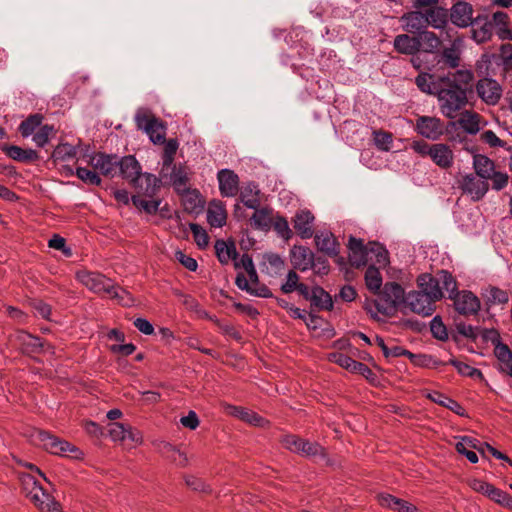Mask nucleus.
I'll use <instances>...</instances> for the list:
<instances>
[{
  "label": "nucleus",
  "mask_w": 512,
  "mask_h": 512,
  "mask_svg": "<svg viewBox=\"0 0 512 512\" xmlns=\"http://www.w3.org/2000/svg\"><path fill=\"white\" fill-rule=\"evenodd\" d=\"M146 133L154 144H162L165 142L166 127L159 119L156 120V124L151 125V129L146 130Z\"/></svg>",
  "instance_id": "nucleus-57"
},
{
  "label": "nucleus",
  "mask_w": 512,
  "mask_h": 512,
  "mask_svg": "<svg viewBox=\"0 0 512 512\" xmlns=\"http://www.w3.org/2000/svg\"><path fill=\"white\" fill-rule=\"evenodd\" d=\"M483 296L486 299L488 306L506 305L510 300V293L496 286H489L486 288Z\"/></svg>",
  "instance_id": "nucleus-37"
},
{
  "label": "nucleus",
  "mask_w": 512,
  "mask_h": 512,
  "mask_svg": "<svg viewBox=\"0 0 512 512\" xmlns=\"http://www.w3.org/2000/svg\"><path fill=\"white\" fill-rule=\"evenodd\" d=\"M438 285L441 287V291H447L449 295H453L459 290L457 289V282L453 275L447 270H440L436 274Z\"/></svg>",
  "instance_id": "nucleus-49"
},
{
  "label": "nucleus",
  "mask_w": 512,
  "mask_h": 512,
  "mask_svg": "<svg viewBox=\"0 0 512 512\" xmlns=\"http://www.w3.org/2000/svg\"><path fill=\"white\" fill-rule=\"evenodd\" d=\"M76 156V149L68 143H62L55 147L52 158L55 161H66L73 159Z\"/></svg>",
  "instance_id": "nucleus-54"
},
{
  "label": "nucleus",
  "mask_w": 512,
  "mask_h": 512,
  "mask_svg": "<svg viewBox=\"0 0 512 512\" xmlns=\"http://www.w3.org/2000/svg\"><path fill=\"white\" fill-rule=\"evenodd\" d=\"M435 301L425 293L419 291H411L406 295L405 305L414 313L424 317L431 316L435 311Z\"/></svg>",
  "instance_id": "nucleus-10"
},
{
  "label": "nucleus",
  "mask_w": 512,
  "mask_h": 512,
  "mask_svg": "<svg viewBox=\"0 0 512 512\" xmlns=\"http://www.w3.org/2000/svg\"><path fill=\"white\" fill-rule=\"evenodd\" d=\"M227 212L225 205L219 200H213L209 203L207 209V222L216 228L223 227L226 224Z\"/></svg>",
  "instance_id": "nucleus-30"
},
{
  "label": "nucleus",
  "mask_w": 512,
  "mask_h": 512,
  "mask_svg": "<svg viewBox=\"0 0 512 512\" xmlns=\"http://www.w3.org/2000/svg\"><path fill=\"white\" fill-rule=\"evenodd\" d=\"M430 330L432 335L441 341H445L448 339L447 328L444 325L440 316H435L430 322Z\"/></svg>",
  "instance_id": "nucleus-58"
},
{
  "label": "nucleus",
  "mask_w": 512,
  "mask_h": 512,
  "mask_svg": "<svg viewBox=\"0 0 512 512\" xmlns=\"http://www.w3.org/2000/svg\"><path fill=\"white\" fill-rule=\"evenodd\" d=\"M403 29L411 34L420 35L427 28V18H425L424 12L411 11L405 13L401 17Z\"/></svg>",
  "instance_id": "nucleus-18"
},
{
  "label": "nucleus",
  "mask_w": 512,
  "mask_h": 512,
  "mask_svg": "<svg viewBox=\"0 0 512 512\" xmlns=\"http://www.w3.org/2000/svg\"><path fill=\"white\" fill-rule=\"evenodd\" d=\"M91 165L104 176L113 177L118 168L119 158L116 155L96 153L91 157Z\"/></svg>",
  "instance_id": "nucleus-16"
},
{
  "label": "nucleus",
  "mask_w": 512,
  "mask_h": 512,
  "mask_svg": "<svg viewBox=\"0 0 512 512\" xmlns=\"http://www.w3.org/2000/svg\"><path fill=\"white\" fill-rule=\"evenodd\" d=\"M190 229L193 234L194 241L198 247L201 249L205 248L209 242L207 232L199 224L196 223H191Z\"/></svg>",
  "instance_id": "nucleus-62"
},
{
  "label": "nucleus",
  "mask_w": 512,
  "mask_h": 512,
  "mask_svg": "<svg viewBox=\"0 0 512 512\" xmlns=\"http://www.w3.org/2000/svg\"><path fill=\"white\" fill-rule=\"evenodd\" d=\"M418 41L420 49L423 48V50L427 53H434L441 46L440 38L434 32L427 30L418 35Z\"/></svg>",
  "instance_id": "nucleus-46"
},
{
  "label": "nucleus",
  "mask_w": 512,
  "mask_h": 512,
  "mask_svg": "<svg viewBox=\"0 0 512 512\" xmlns=\"http://www.w3.org/2000/svg\"><path fill=\"white\" fill-rule=\"evenodd\" d=\"M215 250L218 260L222 264H228L231 260L235 261L238 256L234 242L227 243L224 240H217Z\"/></svg>",
  "instance_id": "nucleus-38"
},
{
  "label": "nucleus",
  "mask_w": 512,
  "mask_h": 512,
  "mask_svg": "<svg viewBox=\"0 0 512 512\" xmlns=\"http://www.w3.org/2000/svg\"><path fill=\"white\" fill-rule=\"evenodd\" d=\"M473 167L476 175L485 181L488 180L490 175L496 170L495 163L490 158L482 154L474 155Z\"/></svg>",
  "instance_id": "nucleus-36"
},
{
  "label": "nucleus",
  "mask_w": 512,
  "mask_h": 512,
  "mask_svg": "<svg viewBox=\"0 0 512 512\" xmlns=\"http://www.w3.org/2000/svg\"><path fill=\"white\" fill-rule=\"evenodd\" d=\"M43 119V115L39 113L28 116L19 125L18 130L21 136L27 138L33 135L42 126Z\"/></svg>",
  "instance_id": "nucleus-41"
},
{
  "label": "nucleus",
  "mask_w": 512,
  "mask_h": 512,
  "mask_svg": "<svg viewBox=\"0 0 512 512\" xmlns=\"http://www.w3.org/2000/svg\"><path fill=\"white\" fill-rule=\"evenodd\" d=\"M39 441L43 447L52 454L60 456H69L75 459L82 457L83 453L78 447L70 442L60 439L47 431L40 430L37 433Z\"/></svg>",
  "instance_id": "nucleus-5"
},
{
  "label": "nucleus",
  "mask_w": 512,
  "mask_h": 512,
  "mask_svg": "<svg viewBox=\"0 0 512 512\" xmlns=\"http://www.w3.org/2000/svg\"><path fill=\"white\" fill-rule=\"evenodd\" d=\"M489 179L492 181V189L500 191L508 185L509 176L505 172L495 170Z\"/></svg>",
  "instance_id": "nucleus-64"
},
{
  "label": "nucleus",
  "mask_w": 512,
  "mask_h": 512,
  "mask_svg": "<svg viewBox=\"0 0 512 512\" xmlns=\"http://www.w3.org/2000/svg\"><path fill=\"white\" fill-rule=\"evenodd\" d=\"M264 265L269 275H278L283 271L285 262L278 254L267 253L264 255Z\"/></svg>",
  "instance_id": "nucleus-50"
},
{
  "label": "nucleus",
  "mask_w": 512,
  "mask_h": 512,
  "mask_svg": "<svg viewBox=\"0 0 512 512\" xmlns=\"http://www.w3.org/2000/svg\"><path fill=\"white\" fill-rule=\"evenodd\" d=\"M224 410L228 415H231L233 417H236L248 424L254 425V426H263L265 420L260 415H258L256 412L241 407V406H235L232 404H225Z\"/></svg>",
  "instance_id": "nucleus-24"
},
{
  "label": "nucleus",
  "mask_w": 512,
  "mask_h": 512,
  "mask_svg": "<svg viewBox=\"0 0 512 512\" xmlns=\"http://www.w3.org/2000/svg\"><path fill=\"white\" fill-rule=\"evenodd\" d=\"M4 151L9 158L22 163H31L39 159L36 150L23 149L16 145L7 146Z\"/></svg>",
  "instance_id": "nucleus-32"
},
{
  "label": "nucleus",
  "mask_w": 512,
  "mask_h": 512,
  "mask_svg": "<svg viewBox=\"0 0 512 512\" xmlns=\"http://www.w3.org/2000/svg\"><path fill=\"white\" fill-rule=\"evenodd\" d=\"M460 188L464 193L470 195L473 201H479L488 192L489 185L487 181L477 175L468 174L463 176Z\"/></svg>",
  "instance_id": "nucleus-13"
},
{
  "label": "nucleus",
  "mask_w": 512,
  "mask_h": 512,
  "mask_svg": "<svg viewBox=\"0 0 512 512\" xmlns=\"http://www.w3.org/2000/svg\"><path fill=\"white\" fill-rule=\"evenodd\" d=\"M107 295L124 307H130L134 304V298L132 294L120 285L116 284L114 281L113 288L109 290Z\"/></svg>",
  "instance_id": "nucleus-47"
},
{
  "label": "nucleus",
  "mask_w": 512,
  "mask_h": 512,
  "mask_svg": "<svg viewBox=\"0 0 512 512\" xmlns=\"http://www.w3.org/2000/svg\"><path fill=\"white\" fill-rule=\"evenodd\" d=\"M247 275L248 278L243 273H238L236 276L235 284L240 290L256 297L270 298L273 296L271 290L260 283L256 268L247 272Z\"/></svg>",
  "instance_id": "nucleus-7"
},
{
  "label": "nucleus",
  "mask_w": 512,
  "mask_h": 512,
  "mask_svg": "<svg viewBox=\"0 0 512 512\" xmlns=\"http://www.w3.org/2000/svg\"><path fill=\"white\" fill-rule=\"evenodd\" d=\"M348 248L349 261L351 265L356 268L365 266L367 263L369 248L364 245L363 241L361 239L350 236L348 240Z\"/></svg>",
  "instance_id": "nucleus-19"
},
{
  "label": "nucleus",
  "mask_w": 512,
  "mask_h": 512,
  "mask_svg": "<svg viewBox=\"0 0 512 512\" xmlns=\"http://www.w3.org/2000/svg\"><path fill=\"white\" fill-rule=\"evenodd\" d=\"M299 284V275L294 270H290L287 273L285 283L281 285V291L284 294L292 293L296 290Z\"/></svg>",
  "instance_id": "nucleus-63"
},
{
  "label": "nucleus",
  "mask_w": 512,
  "mask_h": 512,
  "mask_svg": "<svg viewBox=\"0 0 512 512\" xmlns=\"http://www.w3.org/2000/svg\"><path fill=\"white\" fill-rule=\"evenodd\" d=\"M480 138L484 143L488 144L490 147H502L505 148L507 151L512 150V148L510 146H507V143L501 140L492 130L484 131L481 134Z\"/></svg>",
  "instance_id": "nucleus-61"
},
{
  "label": "nucleus",
  "mask_w": 512,
  "mask_h": 512,
  "mask_svg": "<svg viewBox=\"0 0 512 512\" xmlns=\"http://www.w3.org/2000/svg\"><path fill=\"white\" fill-rule=\"evenodd\" d=\"M280 442L287 450L304 457L324 454V449L320 444L308 441L295 434L284 435Z\"/></svg>",
  "instance_id": "nucleus-6"
},
{
  "label": "nucleus",
  "mask_w": 512,
  "mask_h": 512,
  "mask_svg": "<svg viewBox=\"0 0 512 512\" xmlns=\"http://www.w3.org/2000/svg\"><path fill=\"white\" fill-rule=\"evenodd\" d=\"M472 26V38L477 43H484L493 35V23L487 15H478L474 18Z\"/></svg>",
  "instance_id": "nucleus-17"
},
{
  "label": "nucleus",
  "mask_w": 512,
  "mask_h": 512,
  "mask_svg": "<svg viewBox=\"0 0 512 512\" xmlns=\"http://www.w3.org/2000/svg\"><path fill=\"white\" fill-rule=\"evenodd\" d=\"M109 435L114 441L130 440L135 443L142 441V435L138 430L122 423L110 424Z\"/></svg>",
  "instance_id": "nucleus-22"
},
{
  "label": "nucleus",
  "mask_w": 512,
  "mask_h": 512,
  "mask_svg": "<svg viewBox=\"0 0 512 512\" xmlns=\"http://www.w3.org/2000/svg\"><path fill=\"white\" fill-rule=\"evenodd\" d=\"M430 158L435 165L442 169H449L454 163L453 151L444 143L433 144Z\"/></svg>",
  "instance_id": "nucleus-23"
},
{
  "label": "nucleus",
  "mask_w": 512,
  "mask_h": 512,
  "mask_svg": "<svg viewBox=\"0 0 512 512\" xmlns=\"http://www.w3.org/2000/svg\"><path fill=\"white\" fill-rule=\"evenodd\" d=\"M219 190L223 197H233L238 192L239 178L232 170L223 169L217 175Z\"/></svg>",
  "instance_id": "nucleus-21"
},
{
  "label": "nucleus",
  "mask_w": 512,
  "mask_h": 512,
  "mask_svg": "<svg viewBox=\"0 0 512 512\" xmlns=\"http://www.w3.org/2000/svg\"><path fill=\"white\" fill-rule=\"evenodd\" d=\"M20 483L22 493L41 512H63L59 502L44 490L33 475L22 473Z\"/></svg>",
  "instance_id": "nucleus-2"
},
{
  "label": "nucleus",
  "mask_w": 512,
  "mask_h": 512,
  "mask_svg": "<svg viewBox=\"0 0 512 512\" xmlns=\"http://www.w3.org/2000/svg\"><path fill=\"white\" fill-rule=\"evenodd\" d=\"M494 355L498 361L497 370L512 378V351L508 345H498L494 348Z\"/></svg>",
  "instance_id": "nucleus-29"
},
{
  "label": "nucleus",
  "mask_w": 512,
  "mask_h": 512,
  "mask_svg": "<svg viewBox=\"0 0 512 512\" xmlns=\"http://www.w3.org/2000/svg\"><path fill=\"white\" fill-rule=\"evenodd\" d=\"M172 171L170 174V182L173 185L174 189L178 193H183L187 191V183H188V173L185 166L182 165H172Z\"/></svg>",
  "instance_id": "nucleus-39"
},
{
  "label": "nucleus",
  "mask_w": 512,
  "mask_h": 512,
  "mask_svg": "<svg viewBox=\"0 0 512 512\" xmlns=\"http://www.w3.org/2000/svg\"><path fill=\"white\" fill-rule=\"evenodd\" d=\"M314 238L319 251L330 257H335L339 254V243L331 232L324 231L316 233Z\"/></svg>",
  "instance_id": "nucleus-28"
},
{
  "label": "nucleus",
  "mask_w": 512,
  "mask_h": 512,
  "mask_svg": "<svg viewBox=\"0 0 512 512\" xmlns=\"http://www.w3.org/2000/svg\"><path fill=\"white\" fill-rule=\"evenodd\" d=\"M54 132L55 129L52 125H42L33 134V141L38 147H44L49 142V139L54 134Z\"/></svg>",
  "instance_id": "nucleus-55"
},
{
  "label": "nucleus",
  "mask_w": 512,
  "mask_h": 512,
  "mask_svg": "<svg viewBox=\"0 0 512 512\" xmlns=\"http://www.w3.org/2000/svg\"><path fill=\"white\" fill-rule=\"evenodd\" d=\"M156 194L157 192L152 197H149L136 190V194L132 196L131 200L138 209L145 211L147 214H155L161 203L159 199L154 198Z\"/></svg>",
  "instance_id": "nucleus-33"
},
{
  "label": "nucleus",
  "mask_w": 512,
  "mask_h": 512,
  "mask_svg": "<svg viewBox=\"0 0 512 512\" xmlns=\"http://www.w3.org/2000/svg\"><path fill=\"white\" fill-rule=\"evenodd\" d=\"M118 168L123 178L128 179L135 190L152 197L158 192L161 180L150 173H142L135 156L128 155L119 159Z\"/></svg>",
  "instance_id": "nucleus-1"
},
{
  "label": "nucleus",
  "mask_w": 512,
  "mask_h": 512,
  "mask_svg": "<svg viewBox=\"0 0 512 512\" xmlns=\"http://www.w3.org/2000/svg\"><path fill=\"white\" fill-rule=\"evenodd\" d=\"M240 199L247 208L256 209L260 206L259 190L256 189V186L246 187L241 192Z\"/></svg>",
  "instance_id": "nucleus-51"
},
{
  "label": "nucleus",
  "mask_w": 512,
  "mask_h": 512,
  "mask_svg": "<svg viewBox=\"0 0 512 512\" xmlns=\"http://www.w3.org/2000/svg\"><path fill=\"white\" fill-rule=\"evenodd\" d=\"M448 298L453 301L455 311L463 316L476 315L481 308L479 298L469 290L458 291Z\"/></svg>",
  "instance_id": "nucleus-9"
},
{
  "label": "nucleus",
  "mask_w": 512,
  "mask_h": 512,
  "mask_svg": "<svg viewBox=\"0 0 512 512\" xmlns=\"http://www.w3.org/2000/svg\"><path fill=\"white\" fill-rule=\"evenodd\" d=\"M157 118L147 110H139L135 115V122L138 129L146 132L151 129L152 124H156Z\"/></svg>",
  "instance_id": "nucleus-56"
},
{
  "label": "nucleus",
  "mask_w": 512,
  "mask_h": 512,
  "mask_svg": "<svg viewBox=\"0 0 512 512\" xmlns=\"http://www.w3.org/2000/svg\"><path fill=\"white\" fill-rule=\"evenodd\" d=\"M369 254L375 256V262L379 267H386L389 264V255L386 248L377 242L369 243Z\"/></svg>",
  "instance_id": "nucleus-53"
},
{
  "label": "nucleus",
  "mask_w": 512,
  "mask_h": 512,
  "mask_svg": "<svg viewBox=\"0 0 512 512\" xmlns=\"http://www.w3.org/2000/svg\"><path fill=\"white\" fill-rule=\"evenodd\" d=\"M394 48L397 52L406 55H414L420 51L418 36L400 34L394 38Z\"/></svg>",
  "instance_id": "nucleus-31"
},
{
  "label": "nucleus",
  "mask_w": 512,
  "mask_h": 512,
  "mask_svg": "<svg viewBox=\"0 0 512 512\" xmlns=\"http://www.w3.org/2000/svg\"><path fill=\"white\" fill-rule=\"evenodd\" d=\"M377 295L374 305L377 312L383 315H391L406 300L403 287L396 282H387Z\"/></svg>",
  "instance_id": "nucleus-4"
},
{
  "label": "nucleus",
  "mask_w": 512,
  "mask_h": 512,
  "mask_svg": "<svg viewBox=\"0 0 512 512\" xmlns=\"http://www.w3.org/2000/svg\"><path fill=\"white\" fill-rule=\"evenodd\" d=\"M76 278L87 289L95 294H106L113 288V280L100 272L81 270L76 273Z\"/></svg>",
  "instance_id": "nucleus-8"
},
{
  "label": "nucleus",
  "mask_w": 512,
  "mask_h": 512,
  "mask_svg": "<svg viewBox=\"0 0 512 512\" xmlns=\"http://www.w3.org/2000/svg\"><path fill=\"white\" fill-rule=\"evenodd\" d=\"M424 15L427 18V27L442 29L447 24V12L443 8H430L424 12Z\"/></svg>",
  "instance_id": "nucleus-43"
},
{
  "label": "nucleus",
  "mask_w": 512,
  "mask_h": 512,
  "mask_svg": "<svg viewBox=\"0 0 512 512\" xmlns=\"http://www.w3.org/2000/svg\"><path fill=\"white\" fill-rule=\"evenodd\" d=\"M18 340L20 341L21 350L23 351V353L29 355L37 354L43 351L44 349V341L41 338L33 336L29 333L21 332L18 335Z\"/></svg>",
  "instance_id": "nucleus-34"
},
{
  "label": "nucleus",
  "mask_w": 512,
  "mask_h": 512,
  "mask_svg": "<svg viewBox=\"0 0 512 512\" xmlns=\"http://www.w3.org/2000/svg\"><path fill=\"white\" fill-rule=\"evenodd\" d=\"M76 176L84 183L89 185L99 186L101 184L100 176L95 171L89 170L84 167L76 168Z\"/></svg>",
  "instance_id": "nucleus-59"
},
{
  "label": "nucleus",
  "mask_w": 512,
  "mask_h": 512,
  "mask_svg": "<svg viewBox=\"0 0 512 512\" xmlns=\"http://www.w3.org/2000/svg\"><path fill=\"white\" fill-rule=\"evenodd\" d=\"M432 79V75L428 73H420L415 78V83L422 92L434 94L439 90V84L433 82Z\"/></svg>",
  "instance_id": "nucleus-52"
},
{
  "label": "nucleus",
  "mask_w": 512,
  "mask_h": 512,
  "mask_svg": "<svg viewBox=\"0 0 512 512\" xmlns=\"http://www.w3.org/2000/svg\"><path fill=\"white\" fill-rule=\"evenodd\" d=\"M314 216L309 210H300L293 218V227L302 239L313 236Z\"/></svg>",
  "instance_id": "nucleus-20"
},
{
  "label": "nucleus",
  "mask_w": 512,
  "mask_h": 512,
  "mask_svg": "<svg viewBox=\"0 0 512 512\" xmlns=\"http://www.w3.org/2000/svg\"><path fill=\"white\" fill-rule=\"evenodd\" d=\"M417 284L420 291L425 293L427 296H430V298L435 302L443 298V292L441 291V287L438 285L436 276H432L427 273L421 274L417 278Z\"/></svg>",
  "instance_id": "nucleus-25"
},
{
  "label": "nucleus",
  "mask_w": 512,
  "mask_h": 512,
  "mask_svg": "<svg viewBox=\"0 0 512 512\" xmlns=\"http://www.w3.org/2000/svg\"><path fill=\"white\" fill-rule=\"evenodd\" d=\"M437 95L442 113L450 119L455 118L458 112L467 104L466 88L458 85L442 84L440 82Z\"/></svg>",
  "instance_id": "nucleus-3"
},
{
  "label": "nucleus",
  "mask_w": 512,
  "mask_h": 512,
  "mask_svg": "<svg viewBox=\"0 0 512 512\" xmlns=\"http://www.w3.org/2000/svg\"><path fill=\"white\" fill-rule=\"evenodd\" d=\"M290 260L295 269L304 272L313 267L314 253L308 247L295 245L290 250Z\"/></svg>",
  "instance_id": "nucleus-14"
},
{
  "label": "nucleus",
  "mask_w": 512,
  "mask_h": 512,
  "mask_svg": "<svg viewBox=\"0 0 512 512\" xmlns=\"http://www.w3.org/2000/svg\"><path fill=\"white\" fill-rule=\"evenodd\" d=\"M254 213L250 218L252 228L261 231H269L273 223V209L265 206L253 209Z\"/></svg>",
  "instance_id": "nucleus-27"
},
{
  "label": "nucleus",
  "mask_w": 512,
  "mask_h": 512,
  "mask_svg": "<svg viewBox=\"0 0 512 512\" xmlns=\"http://www.w3.org/2000/svg\"><path fill=\"white\" fill-rule=\"evenodd\" d=\"M366 287L373 293L377 294L382 286V276L378 268L370 265L365 272Z\"/></svg>",
  "instance_id": "nucleus-48"
},
{
  "label": "nucleus",
  "mask_w": 512,
  "mask_h": 512,
  "mask_svg": "<svg viewBox=\"0 0 512 512\" xmlns=\"http://www.w3.org/2000/svg\"><path fill=\"white\" fill-rule=\"evenodd\" d=\"M415 129L421 136L430 140H438L444 133L443 122L431 116H419Z\"/></svg>",
  "instance_id": "nucleus-11"
},
{
  "label": "nucleus",
  "mask_w": 512,
  "mask_h": 512,
  "mask_svg": "<svg viewBox=\"0 0 512 512\" xmlns=\"http://www.w3.org/2000/svg\"><path fill=\"white\" fill-rule=\"evenodd\" d=\"M450 18L452 23L458 27L470 26L474 21L472 5L462 1L455 3L451 8Z\"/></svg>",
  "instance_id": "nucleus-15"
},
{
  "label": "nucleus",
  "mask_w": 512,
  "mask_h": 512,
  "mask_svg": "<svg viewBox=\"0 0 512 512\" xmlns=\"http://www.w3.org/2000/svg\"><path fill=\"white\" fill-rule=\"evenodd\" d=\"M272 226L278 235L286 240L292 237V230L289 228L288 221L282 216L273 217Z\"/></svg>",
  "instance_id": "nucleus-60"
},
{
  "label": "nucleus",
  "mask_w": 512,
  "mask_h": 512,
  "mask_svg": "<svg viewBox=\"0 0 512 512\" xmlns=\"http://www.w3.org/2000/svg\"><path fill=\"white\" fill-rule=\"evenodd\" d=\"M476 91L478 96L488 105H495L502 96L500 84L491 78H483L477 82Z\"/></svg>",
  "instance_id": "nucleus-12"
},
{
  "label": "nucleus",
  "mask_w": 512,
  "mask_h": 512,
  "mask_svg": "<svg viewBox=\"0 0 512 512\" xmlns=\"http://www.w3.org/2000/svg\"><path fill=\"white\" fill-rule=\"evenodd\" d=\"M379 504L382 507L392 509L397 512H417L418 509L415 505L397 498L388 493H380L377 495Z\"/></svg>",
  "instance_id": "nucleus-26"
},
{
  "label": "nucleus",
  "mask_w": 512,
  "mask_h": 512,
  "mask_svg": "<svg viewBox=\"0 0 512 512\" xmlns=\"http://www.w3.org/2000/svg\"><path fill=\"white\" fill-rule=\"evenodd\" d=\"M473 80V73L469 70H457L447 77L440 78L442 84L458 85L466 88Z\"/></svg>",
  "instance_id": "nucleus-45"
},
{
  "label": "nucleus",
  "mask_w": 512,
  "mask_h": 512,
  "mask_svg": "<svg viewBox=\"0 0 512 512\" xmlns=\"http://www.w3.org/2000/svg\"><path fill=\"white\" fill-rule=\"evenodd\" d=\"M460 60V50L453 43L450 47L443 49L439 55L438 63L454 69L460 65Z\"/></svg>",
  "instance_id": "nucleus-42"
},
{
  "label": "nucleus",
  "mask_w": 512,
  "mask_h": 512,
  "mask_svg": "<svg viewBox=\"0 0 512 512\" xmlns=\"http://www.w3.org/2000/svg\"><path fill=\"white\" fill-rule=\"evenodd\" d=\"M481 116L476 112L465 111L458 119V123L463 130L471 135H474L480 130Z\"/></svg>",
  "instance_id": "nucleus-40"
},
{
  "label": "nucleus",
  "mask_w": 512,
  "mask_h": 512,
  "mask_svg": "<svg viewBox=\"0 0 512 512\" xmlns=\"http://www.w3.org/2000/svg\"><path fill=\"white\" fill-rule=\"evenodd\" d=\"M309 301L311 302V306L318 310H331L333 308V301L330 294L320 286H315L311 289V298Z\"/></svg>",
  "instance_id": "nucleus-35"
},
{
  "label": "nucleus",
  "mask_w": 512,
  "mask_h": 512,
  "mask_svg": "<svg viewBox=\"0 0 512 512\" xmlns=\"http://www.w3.org/2000/svg\"><path fill=\"white\" fill-rule=\"evenodd\" d=\"M163 144H164V149H163V154H162V170H161L162 176H164L163 175L164 171L168 170L173 165L174 157H175V154L179 147V143H178L177 139H172V138L168 139V140L165 139V142Z\"/></svg>",
  "instance_id": "nucleus-44"
}]
</instances>
